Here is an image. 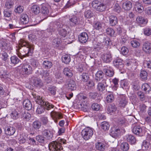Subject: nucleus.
Segmentation results:
<instances>
[{
	"mask_svg": "<svg viewBox=\"0 0 151 151\" xmlns=\"http://www.w3.org/2000/svg\"><path fill=\"white\" fill-rule=\"evenodd\" d=\"M93 13L90 10H88L84 12V16L86 19H90L93 17Z\"/></svg>",
	"mask_w": 151,
	"mask_h": 151,
	"instance_id": "obj_32",
	"label": "nucleus"
},
{
	"mask_svg": "<svg viewBox=\"0 0 151 151\" xmlns=\"http://www.w3.org/2000/svg\"><path fill=\"white\" fill-rule=\"evenodd\" d=\"M45 110L44 107L43 105L39 104L36 110V112L38 114H41L44 112Z\"/></svg>",
	"mask_w": 151,
	"mask_h": 151,
	"instance_id": "obj_44",
	"label": "nucleus"
},
{
	"mask_svg": "<svg viewBox=\"0 0 151 151\" xmlns=\"http://www.w3.org/2000/svg\"><path fill=\"white\" fill-rule=\"evenodd\" d=\"M102 58L104 62L108 63L111 62L112 60V56L109 52H107L103 54Z\"/></svg>",
	"mask_w": 151,
	"mask_h": 151,
	"instance_id": "obj_13",
	"label": "nucleus"
},
{
	"mask_svg": "<svg viewBox=\"0 0 151 151\" xmlns=\"http://www.w3.org/2000/svg\"><path fill=\"white\" fill-rule=\"evenodd\" d=\"M66 144V140L64 139H58V141H53L49 145V148L50 150L55 151L58 150H60L63 149L61 144Z\"/></svg>",
	"mask_w": 151,
	"mask_h": 151,
	"instance_id": "obj_2",
	"label": "nucleus"
},
{
	"mask_svg": "<svg viewBox=\"0 0 151 151\" xmlns=\"http://www.w3.org/2000/svg\"><path fill=\"white\" fill-rule=\"evenodd\" d=\"M127 103V98L124 96L120 97L119 100V105L120 107H124Z\"/></svg>",
	"mask_w": 151,
	"mask_h": 151,
	"instance_id": "obj_11",
	"label": "nucleus"
},
{
	"mask_svg": "<svg viewBox=\"0 0 151 151\" xmlns=\"http://www.w3.org/2000/svg\"><path fill=\"white\" fill-rule=\"evenodd\" d=\"M23 106L27 110H30L32 108V104L30 101L28 99L24 100L23 102Z\"/></svg>",
	"mask_w": 151,
	"mask_h": 151,
	"instance_id": "obj_20",
	"label": "nucleus"
},
{
	"mask_svg": "<svg viewBox=\"0 0 151 151\" xmlns=\"http://www.w3.org/2000/svg\"><path fill=\"white\" fill-rule=\"evenodd\" d=\"M117 32L119 34H121V35L122 34L126 33V30H124L119 27H118L117 28Z\"/></svg>",
	"mask_w": 151,
	"mask_h": 151,
	"instance_id": "obj_60",
	"label": "nucleus"
},
{
	"mask_svg": "<svg viewBox=\"0 0 151 151\" xmlns=\"http://www.w3.org/2000/svg\"><path fill=\"white\" fill-rule=\"evenodd\" d=\"M132 7V4L129 1L124 2L122 4V8L126 10H129L131 9Z\"/></svg>",
	"mask_w": 151,
	"mask_h": 151,
	"instance_id": "obj_16",
	"label": "nucleus"
},
{
	"mask_svg": "<svg viewBox=\"0 0 151 151\" xmlns=\"http://www.w3.org/2000/svg\"><path fill=\"white\" fill-rule=\"evenodd\" d=\"M33 96L37 103L39 104L45 106L44 108H45L47 110H49L54 107L53 105H52L49 102H45L44 101V99H42V98L40 96L36 95H34L33 94Z\"/></svg>",
	"mask_w": 151,
	"mask_h": 151,
	"instance_id": "obj_3",
	"label": "nucleus"
},
{
	"mask_svg": "<svg viewBox=\"0 0 151 151\" xmlns=\"http://www.w3.org/2000/svg\"><path fill=\"white\" fill-rule=\"evenodd\" d=\"M28 142L31 145H34L35 144V141L33 138L30 137L28 138Z\"/></svg>",
	"mask_w": 151,
	"mask_h": 151,
	"instance_id": "obj_64",
	"label": "nucleus"
},
{
	"mask_svg": "<svg viewBox=\"0 0 151 151\" xmlns=\"http://www.w3.org/2000/svg\"><path fill=\"white\" fill-rule=\"evenodd\" d=\"M31 11L35 14H37L40 12V7L38 5H34L32 7Z\"/></svg>",
	"mask_w": 151,
	"mask_h": 151,
	"instance_id": "obj_31",
	"label": "nucleus"
},
{
	"mask_svg": "<svg viewBox=\"0 0 151 151\" xmlns=\"http://www.w3.org/2000/svg\"><path fill=\"white\" fill-rule=\"evenodd\" d=\"M93 134V129L89 127L85 128L82 132V137L85 140H88L90 139Z\"/></svg>",
	"mask_w": 151,
	"mask_h": 151,
	"instance_id": "obj_4",
	"label": "nucleus"
},
{
	"mask_svg": "<svg viewBox=\"0 0 151 151\" xmlns=\"http://www.w3.org/2000/svg\"><path fill=\"white\" fill-rule=\"evenodd\" d=\"M68 88L71 90H74L76 88L75 82L73 80H70L68 84Z\"/></svg>",
	"mask_w": 151,
	"mask_h": 151,
	"instance_id": "obj_26",
	"label": "nucleus"
},
{
	"mask_svg": "<svg viewBox=\"0 0 151 151\" xmlns=\"http://www.w3.org/2000/svg\"><path fill=\"white\" fill-rule=\"evenodd\" d=\"M41 11L42 13L45 15H48L49 10L48 5L45 4H43L41 5Z\"/></svg>",
	"mask_w": 151,
	"mask_h": 151,
	"instance_id": "obj_17",
	"label": "nucleus"
},
{
	"mask_svg": "<svg viewBox=\"0 0 151 151\" xmlns=\"http://www.w3.org/2000/svg\"><path fill=\"white\" fill-rule=\"evenodd\" d=\"M140 76L143 80H146L147 79V74L145 71L142 70L141 72Z\"/></svg>",
	"mask_w": 151,
	"mask_h": 151,
	"instance_id": "obj_52",
	"label": "nucleus"
},
{
	"mask_svg": "<svg viewBox=\"0 0 151 151\" xmlns=\"http://www.w3.org/2000/svg\"><path fill=\"white\" fill-rule=\"evenodd\" d=\"M70 57L68 55H64L62 57V61L65 63H68L70 62Z\"/></svg>",
	"mask_w": 151,
	"mask_h": 151,
	"instance_id": "obj_33",
	"label": "nucleus"
},
{
	"mask_svg": "<svg viewBox=\"0 0 151 151\" xmlns=\"http://www.w3.org/2000/svg\"><path fill=\"white\" fill-rule=\"evenodd\" d=\"M150 145L149 142L147 141L146 140H144L142 143V148L143 150H147L150 147Z\"/></svg>",
	"mask_w": 151,
	"mask_h": 151,
	"instance_id": "obj_42",
	"label": "nucleus"
},
{
	"mask_svg": "<svg viewBox=\"0 0 151 151\" xmlns=\"http://www.w3.org/2000/svg\"><path fill=\"white\" fill-rule=\"evenodd\" d=\"M142 50L146 53L151 52V43L147 42L144 43L142 46Z\"/></svg>",
	"mask_w": 151,
	"mask_h": 151,
	"instance_id": "obj_8",
	"label": "nucleus"
},
{
	"mask_svg": "<svg viewBox=\"0 0 151 151\" xmlns=\"http://www.w3.org/2000/svg\"><path fill=\"white\" fill-rule=\"evenodd\" d=\"M91 108L93 110L98 111L100 109L101 106L98 104L93 103L91 106Z\"/></svg>",
	"mask_w": 151,
	"mask_h": 151,
	"instance_id": "obj_47",
	"label": "nucleus"
},
{
	"mask_svg": "<svg viewBox=\"0 0 151 151\" xmlns=\"http://www.w3.org/2000/svg\"><path fill=\"white\" fill-rule=\"evenodd\" d=\"M51 115L56 123L57 122V121L56 120V119H60L62 117L61 114L54 111H52L51 112Z\"/></svg>",
	"mask_w": 151,
	"mask_h": 151,
	"instance_id": "obj_15",
	"label": "nucleus"
},
{
	"mask_svg": "<svg viewBox=\"0 0 151 151\" xmlns=\"http://www.w3.org/2000/svg\"><path fill=\"white\" fill-rule=\"evenodd\" d=\"M16 49V53L21 59L24 57L31 55L34 50V47L24 40H21L19 42V45Z\"/></svg>",
	"mask_w": 151,
	"mask_h": 151,
	"instance_id": "obj_1",
	"label": "nucleus"
},
{
	"mask_svg": "<svg viewBox=\"0 0 151 151\" xmlns=\"http://www.w3.org/2000/svg\"><path fill=\"white\" fill-rule=\"evenodd\" d=\"M42 134L48 139L51 138L52 137V132L48 130H44L42 132Z\"/></svg>",
	"mask_w": 151,
	"mask_h": 151,
	"instance_id": "obj_34",
	"label": "nucleus"
},
{
	"mask_svg": "<svg viewBox=\"0 0 151 151\" xmlns=\"http://www.w3.org/2000/svg\"><path fill=\"white\" fill-rule=\"evenodd\" d=\"M131 46L134 48H138L140 45V43L139 40H132L130 42Z\"/></svg>",
	"mask_w": 151,
	"mask_h": 151,
	"instance_id": "obj_29",
	"label": "nucleus"
},
{
	"mask_svg": "<svg viewBox=\"0 0 151 151\" xmlns=\"http://www.w3.org/2000/svg\"><path fill=\"white\" fill-rule=\"evenodd\" d=\"M121 148L124 151L128 150L129 148V146L128 144L126 142L123 143L121 145Z\"/></svg>",
	"mask_w": 151,
	"mask_h": 151,
	"instance_id": "obj_43",
	"label": "nucleus"
},
{
	"mask_svg": "<svg viewBox=\"0 0 151 151\" xmlns=\"http://www.w3.org/2000/svg\"><path fill=\"white\" fill-rule=\"evenodd\" d=\"M104 85L102 83H98L97 86L98 90L101 91H103L105 89Z\"/></svg>",
	"mask_w": 151,
	"mask_h": 151,
	"instance_id": "obj_59",
	"label": "nucleus"
},
{
	"mask_svg": "<svg viewBox=\"0 0 151 151\" xmlns=\"http://www.w3.org/2000/svg\"><path fill=\"white\" fill-rule=\"evenodd\" d=\"M14 5V2L11 0L7 1L5 3V7L7 9H9L12 7Z\"/></svg>",
	"mask_w": 151,
	"mask_h": 151,
	"instance_id": "obj_40",
	"label": "nucleus"
},
{
	"mask_svg": "<svg viewBox=\"0 0 151 151\" xmlns=\"http://www.w3.org/2000/svg\"><path fill=\"white\" fill-rule=\"evenodd\" d=\"M106 75L109 77L112 76L114 75L113 70L111 68L109 69L105 68L104 70Z\"/></svg>",
	"mask_w": 151,
	"mask_h": 151,
	"instance_id": "obj_28",
	"label": "nucleus"
},
{
	"mask_svg": "<svg viewBox=\"0 0 151 151\" xmlns=\"http://www.w3.org/2000/svg\"><path fill=\"white\" fill-rule=\"evenodd\" d=\"M101 126L102 129L104 130H106L109 129L110 125L108 122H104L102 123Z\"/></svg>",
	"mask_w": 151,
	"mask_h": 151,
	"instance_id": "obj_37",
	"label": "nucleus"
},
{
	"mask_svg": "<svg viewBox=\"0 0 151 151\" xmlns=\"http://www.w3.org/2000/svg\"><path fill=\"white\" fill-rule=\"evenodd\" d=\"M103 77V73L102 71H98L96 74V79L98 81L100 80Z\"/></svg>",
	"mask_w": 151,
	"mask_h": 151,
	"instance_id": "obj_36",
	"label": "nucleus"
},
{
	"mask_svg": "<svg viewBox=\"0 0 151 151\" xmlns=\"http://www.w3.org/2000/svg\"><path fill=\"white\" fill-rule=\"evenodd\" d=\"M92 7L97 11L103 12L105 11L106 8V5L101 3L98 1H94L92 3Z\"/></svg>",
	"mask_w": 151,
	"mask_h": 151,
	"instance_id": "obj_5",
	"label": "nucleus"
},
{
	"mask_svg": "<svg viewBox=\"0 0 151 151\" xmlns=\"http://www.w3.org/2000/svg\"><path fill=\"white\" fill-rule=\"evenodd\" d=\"M11 60L12 63L16 64L19 62V60L17 56H14L11 57Z\"/></svg>",
	"mask_w": 151,
	"mask_h": 151,
	"instance_id": "obj_49",
	"label": "nucleus"
},
{
	"mask_svg": "<svg viewBox=\"0 0 151 151\" xmlns=\"http://www.w3.org/2000/svg\"><path fill=\"white\" fill-rule=\"evenodd\" d=\"M41 123L39 122L36 121L34 122L33 124V127L35 129H39L41 127Z\"/></svg>",
	"mask_w": 151,
	"mask_h": 151,
	"instance_id": "obj_48",
	"label": "nucleus"
},
{
	"mask_svg": "<svg viewBox=\"0 0 151 151\" xmlns=\"http://www.w3.org/2000/svg\"><path fill=\"white\" fill-rule=\"evenodd\" d=\"M127 141L131 144H134L136 142V139L134 137L131 135H128L126 136Z\"/></svg>",
	"mask_w": 151,
	"mask_h": 151,
	"instance_id": "obj_27",
	"label": "nucleus"
},
{
	"mask_svg": "<svg viewBox=\"0 0 151 151\" xmlns=\"http://www.w3.org/2000/svg\"><path fill=\"white\" fill-rule=\"evenodd\" d=\"M106 144L103 142H98L95 144L96 148L100 151H104L105 150Z\"/></svg>",
	"mask_w": 151,
	"mask_h": 151,
	"instance_id": "obj_12",
	"label": "nucleus"
},
{
	"mask_svg": "<svg viewBox=\"0 0 151 151\" xmlns=\"http://www.w3.org/2000/svg\"><path fill=\"white\" fill-rule=\"evenodd\" d=\"M29 22V19L27 15L22 14L20 18V24L22 25L26 24Z\"/></svg>",
	"mask_w": 151,
	"mask_h": 151,
	"instance_id": "obj_14",
	"label": "nucleus"
},
{
	"mask_svg": "<svg viewBox=\"0 0 151 151\" xmlns=\"http://www.w3.org/2000/svg\"><path fill=\"white\" fill-rule=\"evenodd\" d=\"M135 9L137 12L139 13H142L144 10V8L141 4L138 2L136 3Z\"/></svg>",
	"mask_w": 151,
	"mask_h": 151,
	"instance_id": "obj_25",
	"label": "nucleus"
},
{
	"mask_svg": "<svg viewBox=\"0 0 151 151\" xmlns=\"http://www.w3.org/2000/svg\"><path fill=\"white\" fill-rule=\"evenodd\" d=\"M128 48L125 47H122L121 49V52L124 55H127L128 52Z\"/></svg>",
	"mask_w": 151,
	"mask_h": 151,
	"instance_id": "obj_58",
	"label": "nucleus"
},
{
	"mask_svg": "<svg viewBox=\"0 0 151 151\" xmlns=\"http://www.w3.org/2000/svg\"><path fill=\"white\" fill-rule=\"evenodd\" d=\"M132 130L133 133L140 136H142L144 134L142 128L139 126H134Z\"/></svg>",
	"mask_w": 151,
	"mask_h": 151,
	"instance_id": "obj_7",
	"label": "nucleus"
},
{
	"mask_svg": "<svg viewBox=\"0 0 151 151\" xmlns=\"http://www.w3.org/2000/svg\"><path fill=\"white\" fill-rule=\"evenodd\" d=\"M113 64L115 67L118 68L120 70H122L123 67L122 60L120 59L114 60L113 62Z\"/></svg>",
	"mask_w": 151,
	"mask_h": 151,
	"instance_id": "obj_9",
	"label": "nucleus"
},
{
	"mask_svg": "<svg viewBox=\"0 0 151 151\" xmlns=\"http://www.w3.org/2000/svg\"><path fill=\"white\" fill-rule=\"evenodd\" d=\"M120 134V130L118 128H116L114 130L111 132V134L114 137H115L119 135Z\"/></svg>",
	"mask_w": 151,
	"mask_h": 151,
	"instance_id": "obj_39",
	"label": "nucleus"
},
{
	"mask_svg": "<svg viewBox=\"0 0 151 151\" xmlns=\"http://www.w3.org/2000/svg\"><path fill=\"white\" fill-rule=\"evenodd\" d=\"M117 108L114 105H110L107 109V113L111 114H112L116 111Z\"/></svg>",
	"mask_w": 151,
	"mask_h": 151,
	"instance_id": "obj_19",
	"label": "nucleus"
},
{
	"mask_svg": "<svg viewBox=\"0 0 151 151\" xmlns=\"http://www.w3.org/2000/svg\"><path fill=\"white\" fill-rule=\"evenodd\" d=\"M79 41L81 43H85L86 42L88 39V36L86 32H83L79 36Z\"/></svg>",
	"mask_w": 151,
	"mask_h": 151,
	"instance_id": "obj_10",
	"label": "nucleus"
},
{
	"mask_svg": "<svg viewBox=\"0 0 151 151\" xmlns=\"http://www.w3.org/2000/svg\"><path fill=\"white\" fill-rule=\"evenodd\" d=\"M44 67L45 68H50L52 66V63L49 61H44L43 63Z\"/></svg>",
	"mask_w": 151,
	"mask_h": 151,
	"instance_id": "obj_41",
	"label": "nucleus"
},
{
	"mask_svg": "<svg viewBox=\"0 0 151 151\" xmlns=\"http://www.w3.org/2000/svg\"><path fill=\"white\" fill-rule=\"evenodd\" d=\"M144 34L146 36H149L151 35V28L146 27L143 29Z\"/></svg>",
	"mask_w": 151,
	"mask_h": 151,
	"instance_id": "obj_50",
	"label": "nucleus"
},
{
	"mask_svg": "<svg viewBox=\"0 0 151 151\" xmlns=\"http://www.w3.org/2000/svg\"><path fill=\"white\" fill-rule=\"evenodd\" d=\"M63 72L64 74L68 77H71L73 76V74L71 70L68 68H65Z\"/></svg>",
	"mask_w": 151,
	"mask_h": 151,
	"instance_id": "obj_30",
	"label": "nucleus"
},
{
	"mask_svg": "<svg viewBox=\"0 0 151 151\" xmlns=\"http://www.w3.org/2000/svg\"><path fill=\"white\" fill-rule=\"evenodd\" d=\"M136 21L140 25L145 24L147 22V19H145L143 17L140 16L137 17Z\"/></svg>",
	"mask_w": 151,
	"mask_h": 151,
	"instance_id": "obj_22",
	"label": "nucleus"
},
{
	"mask_svg": "<svg viewBox=\"0 0 151 151\" xmlns=\"http://www.w3.org/2000/svg\"><path fill=\"white\" fill-rule=\"evenodd\" d=\"M110 24L111 26H114L117 23V19L114 16H111L109 17Z\"/></svg>",
	"mask_w": 151,
	"mask_h": 151,
	"instance_id": "obj_23",
	"label": "nucleus"
},
{
	"mask_svg": "<svg viewBox=\"0 0 151 151\" xmlns=\"http://www.w3.org/2000/svg\"><path fill=\"white\" fill-rule=\"evenodd\" d=\"M106 33L107 34L111 36H114L115 35V32L112 28H108L106 30Z\"/></svg>",
	"mask_w": 151,
	"mask_h": 151,
	"instance_id": "obj_38",
	"label": "nucleus"
},
{
	"mask_svg": "<svg viewBox=\"0 0 151 151\" xmlns=\"http://www.w3.org/2000/svg\"><path fill=\"white\" fill-rule=\"evenodd\" d=\"M121 9V8L119 5L117 3L114 6V10L115 11L119 12L120 11Z\"/></svg>",
	"mask_w": 151,
	"mask_h": 151,
	"instance_id": "obj_62",
	"label": "nucleus"
},
{
	"mask_svg": "<svg viewBox=\"0 0 151 151\" xmlns=\"http://www.w3.org/2000/svg\"><path fill=\"white\" fill-rule=\"evenodd\" d=\"M19 114L15 111H13L11 114V117L13 119H16L18 117Z\"/></svg>",
	"mask_w": 151,
	"mask_h": 151,
	"instance_id": "obj_57",
	"label": "nucleus"
},
{
	"mask_svg": "<svg viewBox=\"0 0 151 151\" xmlns=\"http://www.w3.org/2000/svg\"><path fill=\"white\" fill-rule=\"evenodd\" d=\"M59 34L62 37H64L66 35L67 31L65 29L61 28L59 30Z\"/></svg>",
	"mask_w": 151,
	"mask_h": 151,
	"instance_id": "obj_51",
	"label": "nucleus"
},
{
	"mask_svg": "<svg viewBox=\"0 0 151 151\" xmlns=\"http://www.w3.org/2000/svg\"><path fill=\"white\" fill-rule=\"evenodd\" d=\"M93 27L95 29L99 30L102 28V24L100 22H98L94 24Z\"/></svg>",
	"mask_w": 151,
	"mask_h": 151,
	"instance_id": "obj_46",
	"label": "nucleus"
},
{
	"mask_svg": "<svg viewBox=\"0 0 151 151\" xmlns=\"http://www.w3.org/2000/svg\"><path fill=\"white\" fill-rule=\"evenodd\" d=\"M70 20L73 24H78L79 19L76 16H73L70 19Z\"/></svg>",
	"mask_w": 151,
	"mask_h": 151,
	"instance_id": "obj_45",
	"label": "nucleus"
},
{
	"mask_svg": "<svg viewBox=\"0 0 151 151\" xmlns=\"http://www.w3.org/2000/svg\"><path fill=\"white\" fill-rule=\"evenodd\" d=\"M81 76L82 80L83 81H86L89 78L88 75L86 73H83Z\"/></svg>",
	"mask_w": 151,
	"mask_h": 151,
	"instance_id": "obj_61",
	"label": "nucleus"
},
{
	"mask_svg": "<svg viewBox=\"0 0 151 151\" xmlns=\"http://www.w3.org/2000/svg\"><path fill=\"white\" fill-rule=\"evenodd\" d=\"M24 10V7L23 6L18 5L15 7L14 12L17 13H21Z\"/></svg>",
	"mask_w": 151,
	"mask_h": 151,
	"instance_id": "obj_35",
	"label": "nucleus"
},
{
	"mask_svg": "<svg viewBox=\"0 0 151 151\" xmlns=\"http://www.w3.org/2000/svg\"><path fill=\"white\" fill-rule=\"evenodd\" d=\"M4 131L6 134L12 135L15 132V129L12 127H6Z\"/></svg>",
	"mask_w": 151,
	"mask_h": 151,
	"instance_id": "obj_18",
	"label": "nucleus"
},
{
	"mask_svg": "<svg viewBox=\"0 0 151 151\" xmlns=\"http://www.w3.org/2000/svg\"><path fill=\"white\" fill-rule=\"evenodd\" d=\"M27 134H23L20 138L19 141L21 143H24L26 140H28V138Z\"/></svg>",
	"mask_w": 151,
	"mask_h": 151,
	"instance_id": "obj_53",
	"label": "nucleus"
},
{
	"mask_svg": "<svg viewBox=\"0 0 151 151\" xmlns=\"http://www.w3.org/2000/svg\"><path fill=\"white\" fill-rule=\"evenodd\" d=\"M114 99V97L112 94H108L106 97V101L108 102H112Z\"/></svg>",
	"mask_w": 151,
	"mask_h": 151,
	"instance_id": "obj_55",
	"label": "nucleus"
},
{
	"mask_svg": "<svg viewBox=\"0 0 151 151\" xmlns=\"http://www.w3.org/2000/svg\"><path fill=\"white\" fill-rule=\"evenodd\" d=\"M127 39L128 37L126 33L122 34L121 41L122 43L125 42Z\"/></svg>",
	"mask_w": 151,
	"mask_h": 151,
	"instance_id": "obj_56",
	"label": "nucleus"
},
{
	"mask_svg": "<svg viewBox=\"0 0 151 151\" xmlns=\"http://www.w3.org/2000/svg\"><path fill=\"white\" fill-rule=\"evenodd\" d=\"M33 81V84L37 87H40L43 85V83L41 80L37 78H34Z\"/></svg>",
	"mask_w": 151,
	"mask_h": 151,
	"instance_id": "obj_21",
	"label": "nucleus"
},
{
	"mask_svg": "<svg viewBox=\"0 0 151 151\" xmlns=\"http://www.w3.org/2000/svg\"><path fill=\"white\" fill-rule=\"evenodd\" d=\"M121 86L124 89H127L128 87V84L127 81L125 80H123L121 81Z\"/></svg>",
	"mask_w": 151,
	"mask_h": 151,
	"instance_id": "obj_54",
	"label": "nucleus"
},
{
	"mask_svg": "<svg viewBox=\"0 0 151 151\" xmlns=\"http://www.w3.org/2000/svg\"><path fill=\"white\" fill-rule=\"evenodd\" d=\"M32 69L31 66L27 64H24L22 66V73L27 76L32 73Z\"/></svg>",
	"mask_w": 151,
	"mask_h": 151,
	"instance_id": "obj_6",
	"label": "nucleus"
},
{
	"mask_svg": "<svg viewBox=\"0 0 151 151\" xmlns=\"http://www.w3.org/2000/svg\"><path fill=\"white\" fill-rule=\"evenodd\" d=\"M36 140L39 142H42L44 141V138L42 136L38 135L36 137Z\"/></svg>",
	"mask_w": 151,
	"mask_h": 151,
	"instance_id": "obj_63",
	"label": "nucleus"
},
{
	"mask_svg": "<svg viewBox=\"0 0 151 151\" xmlns=\"http://www.w3.org/2000/svg\"><path fill=\"white\" fill-rule=\"evenodd\" d=\"M142 89L146 93H149L150 91V88L147 83L143 84L142 86Z\"/></svg>",
	"mask_w": 151,
	"mask_h": 151,
	"instance_id": "obj_24",
	"label": "nucleus"
}]
</instances>
